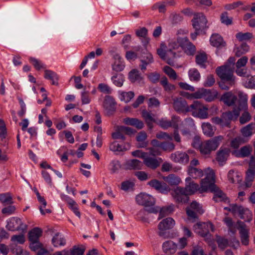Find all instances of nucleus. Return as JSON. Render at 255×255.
I'll return each mask as SVG.
<instances>
[{"mask_svg": "<svg viewBox=\"0 0 255 255\" xmlns=\"http://www.w3.org/2000/svg\"><path fill=\"white\" fill-rule=\"evenodd\" d=\"M234 67L231 66L224 65L218 67L216 70V72L218 76L222 80L228 81L230 86L234 85L235 77L234 76Z\"/></svg>", "mask_w": 255, "mask_h": 255, "instance_id": "obj_6", "label": "nucleus"}, {"mask_svg": "<svg viewBox=\"0 0 255 255\" xmlns=\"http://www.w3.org/2000/svg\"><path fill=\"white\" fill-rule=\"evenodd\" d=\"M110 150L113 152L126 151L129 148L128 144H120L117 141H114L109 146Z\"/></svg>", "mask_w": 255, "mask_h": 255, "instance_id": "obj_33", "label": "nucleus"}, {"mask_svg": "<svg viewBox=\"0 0 255 255\" xmlns=\"http://www.w3.org/2000/svg\"><path fill=\"white\" fill-rule=\"evenodd\" d=\"M162 159L161 158L150 156L148 153L143 160V163L145 165L152 169L157 168L160 165Z\"/></svg>", "mask_w": 255, "mask_h": 255, "instance_id": "obj_21", "label": "nucleus"}, {"mask_svg": "<svg viewBox=\"0 0 255 255\" xmlns=\"http://www.w3.org/2000/svg\"><path fill=\"white\" fill-rule=\"evenodd\" d=\"M114 62L112 65V69L116 72L122 71L125 65L123 59L119 53L114 54Z\"/></svg>", "mask_w": 255, "mask_h": 255, "instance_id": "obj_24", "label": "nucleus"}, {"mask_svg": "<svg viewBox=\"0 0 255 255\" xmlns=\"http://www.w3.org/2000/svg\"><path fill=\"white\" fill-rule=\"evenodd\" d=\"M143 165L141 161L133 159L127 160L124 164V167L128 170H140L142 168Z\"/></svg>", "mask_w": 255, "mask_h": 255, "instance_id": "obj_26", "label": "nucleus"}, {"mask_svg": "<svg viewBox=\"0 0 255 255\" xmlns=\"http://www.w3.org/2000/svg\"><path fill=\"white\" fill-rule=\"evenodd\" d=\"M142 116L145 119L149 127H151L152 123L154 121V120L152 117V115L149 112L146 111H143L142 112Z\"/></svg>", "mask_w": 255, "mask_h": 255, "instance_id": "obj_57", "label": "nucleus"}, {"mask_svg": "<svg viewBox=\"0 0 255 255\" xmlns=\"http://www.w3.org/2000/svg\"><path fill=\"white\" fill-rule=\"evenodd\" d=\"M52 243L55 247L64 246L66 244V240L59 233H56L52 239Z\"/></svg>", "mask_w": 255, "mask_h": 255, "instance_id": "obj_40", "label": "nucleus"}, {"mask_svg": "<svg viewBox=\"0 0 255 255\" xmlns=\"http://www.w3.org/2000/svg\"><path fill=\"white\" fill-rule=\"evenodd\" d=\"M254 128V125L253 124H250L241 129V132L244 136H250L253 133Z\"/></svg>", "mask_w": 255, "mask_h": 255, "instance_id": "obj_54", "label": "nucleus"}, {"mask_svg": "<svg viewBox=\"0 0 255 255\" xmlns=\"http://www.w3.org/2000/svg\"><path fill=\"white\" fill-rule=\"evenodd\" d=\"M236 226L240 231L242 244L244 245H247L249 244V229L247 228L245 223L241 221H238Z\"/></svg>", "mask_w": 255, "mask_h": 255, "instance_id": "obj_17", "label": "nucleus"}, {"mask_svg": "<svg viewBox=\"0 0 255 255\" xmlns=\"http://www.w3.org/2000/svg\"><path fill=\"white\" fill-rule=\"evenodd\" d=\"M159 208V207H158ZM159 214L158 219H160L166 216H168L172 213L174 210V207L173 205H170L166 207H162L161 209H159Z\"/></svg>", "mask_w": 255, "mask_h": 255, "instance_id": "obj_46", "label": "nucleus"}, {"mask_svg": "<svg viewBox=\"0 0 255 255\" xmlns=\"http://www.w3.org/2000/svg\"><path fill=\"white\" fill-rule=\"evenodd\" d=\"M203 133L208 136L211 137L214 134L215 128L209 123H204L202 125Z\"/></svg>", "mask_w": 255, "mask_h": 255, "instance_id": "obj_43", "label": "nucleus"}, {"mask_svg": "<svg viewBox=\"0 0 255 255\" xmlns=\"http://www.w3.org/2000/svg\"><path fill=\"white\" fill-rule=\"evenodd\" d=\"M238 96L240 98L239 105L237 109L232 112H225L222 114V117L225 127H229L232 121L236 120L240 115V111L245 108L248 100L247 95L240 92Z\"/></svg>", "mask_w": 255, "mask_h": 255, "instance_id": "obj_3", "label": "nucleus"}, {"mask_svg": "<svg viewBox=\"0 0 255 255\" xmlns=\"http://www.w3.org/2000/svg\"><path fill=\"white\" fill-rule=\"evenodd\" d=\"M205 178L201 180L200 192L203 193L212 191L215 190V173L214 170L210 167L204 169Z\"/></svg>", "mask_w": 255, "mask_h": 255, "instance_id": "obj_4", "label": "nucleus"}, {"mask_svg": "<svg viewBox=\"0 0 255 255\" xmlns=\"http://www.w3.org/2000/svg\"><path fill=\"white\" fill-rule=\"evenodd\" d=\"M236 38L240 41L250 40L253 37V34L250 32H239L236 35Z\"/></svg>", "mask_w": 255, "mask_h": 255, "instance_id": "obj_60", "label": "nucleus"}, {"mask_svg": "<svg viewBox=\"0 0 255 255\" xmlns=\"http://www.w3.org/2000/svg\"><path fill=\"white\" fill-rule=\"evenodd\" d=\"M0 201L5 205L13 203L12 197L9 193L0 194Z\"/></svg>", "mask_w": 255, "mask_h": 255, "instance_id": "obj_55", "label": "nucleus"}, {"mask_svg": "<svg viewBox=\"0 0 255 255\" xmlns=\"http://www.w3.org/2000/svg\"><path fill=\"white\" fill-rule=\"evenodd\" d=\"M195 232L202 237L207 236L210 232H213L214 228L211 222L199 223L194 226Z\"/></svg>", "mask_w": 255, "mask_h": 255, "instance_id": "obj_13", "label": "nucleus"}, {"mask_svg": "<svg viewBox=\"0 0 255 255\" xmlns=\"http://www.w3.org/2000/svg\"><path fill=\"white\" fill-rule=\"evenodd\" d=\"M42 231L39 228H35L29 232V240L30 241H37L41 236Z\"/></svg>", "mask_w": 255, "mask_h": 255, "instance_id": "obj_42", "label": "nucleus"}, {"mask_svg": "<svg viewBox=\"0 0 255 255\" xmlns=\"http://www.w3.org/2000/svg\"><path fill=\"white\" fill-rule=\"evenodd\" d=\"M195 155V152L192 150H189L187 152L177 151L170 155V159L176 163L186 164L189 160L190 156Z\"/></svg>", "mask_w": 255, "mask_h": 255, "instance_id": "obj_10", "label": "nucleus"}, {"mask_svg": "<svg viewBox=\"0 0 255 255\" xmlns=\"http://www.w3.org/2000/svg\"><path fill=\"white\" fill-rule=\"evenodd\" d=\"M189 112L194 117L201 119H206L208 117V108L199 101H194L192 104L189 106Z\"/></svg>", "mask_w": 255, "mask_h": 255, "instance_id": "obj_7", "label": "nucleus"}, {"mask_svg": "<svg viewBox=\"0 0 255 255\" xmlns=\"http://www.w3.org/2000/svg\"><path fill=\"white\" fill-rule=\"evenodd\" d=\"M173 107L175 110L178 112H188L189 106L186 101L182 98H177L174 100Z\"/></svg>", "mask_w": 255, "mask_h": 255, "instance_id": "obj_22", "label": "nucleus"}, {"mask_svg": "<svg viewBox=\"0 0 255 255\" xmlns=\"http://www.w3.org/2000/svg\"><path fill=\"white\" fill-rule=\"evenodd\" d=\"M229 181L232 183H238L241 181L242 178L237 171L230 170L228 174Z\"/></svg>", "mask_w": 255, "mask_h": 255, "instance_id": "obj_44", "label": "nucleus"}, {"mask_svg": "<svg viewBox=\"0 0 255 255\" xmlns=\"http://www.w3.org/2000/svg\"><path fill=\"white\" fill-rule=\"evenodd\" d=\"M207 20L203 13H196L194 15L192 25L195 31L204 30L206 28Z\"/></svg>", "mask_w": 255, "mask_h": 255, "instance_id": "obj_14", "label": "nucleus"}, {"mask_svg": "<svg viewBox=\"0 0 255 255\" xmlns=\"http://www.w3.org/2000/svg\"><path fill=\"white\" fill-rule=\"evenodd\" d=\"M180 38L170 40L167 46L164 43H161L160 47L157 50L159 56L170 65L173 64V59L176 57V53L174 50L180 46Z\"/></svg>", "mask_w": 255, "mask_h": 255, "instance_id": "obj_1", "label": "nucleus"}, {"mask_svg": "<svg viewBox=\"0 0 255 255\" xmlns=\"http://www.w3.org/2000/svg\"><path fill=\"white\" fill-rule=\"evenodd\" d=\"M253 151V147L250 145L242 147L239 150L235 151L234 154L237 157H246L249 156Z\"/></svg>", "mask_w": 255, "mask_h": 255, "instance_id": "obj_27", "label": "nucleus"}, {"mask_svg": "<svg viewBox=\"0 0 255 255\" xmlns=\"http://www.w3.org/2000/svg\"><path fill=\"white\" fill-rule=\"evenodd\" d=\"M128 77L129 81L132 83H142L143 82V77L139 71L136 69L131 70L129 72Z\"/></svg>", "mask_w": 255, "mask_h": 255, "instance_id": "obj_30", "label": "nucleus"}, {"mask_svg": "<svg viewBox=\"0 0 255 255\" xmlns=\"http://www.w3.org/2000/svg\"><path fill=\"white\" fill-rule=\"evenodd\" d=\"M135 200L138 204L145 206L146 208L145 210L148 213H157L158 212V207H152L155 201L152 196L141 193L136 196Z\"/></svg>", "mask_w": 255, "mask_h": 255, "instance_id": "obj_5", "label": "nucleus"}, {"mask_svg": "<svg viewBox=\"0 0 255 255\" xmlns=\"http://www.w3.org/2000/svg\"><path fill=\"white\" fill-rule=\"evenodd\" d=\"M223 139V136L218 135L201 143L198 139H195L194 146L198 147L202 154L208 155L217 149Z\"/></svg>", "mask_w": 255, "mask_h": 255, "instance_id": "obj_2", "label": "nucleus"}, {"mask_svg": "<svg viewBox=\"0 0 255 255\" xmlns=\"http://www.w3.org/2000/svg\"><path fill=\"white\" fill-rule=\"evenodd\" d=\"M185 182L186 186L184 188L185 189L186 193L188 195H192L197 191L200 192V187L199 185L191 181V178L190 177L186 178Z\"/></svg>", "mask_w": 255, "mask_h": 255, "instance_id": "obj_25", "label": "nucleus"}, {"mask_svg": "<svg viewBox=\"0 0 255 255\" xmlns=\"http://www.w3.org/2000/svg\"><path fill=\"white\" fill-rule=\"evenodd\" d=\"M192 96L195 99L203 98L207 102H211L218 97V93L216 90L213 89H202L193 93Z\"/></svg>", "mask_w": 255, "mask_h": 255, "instance_id": "obj_9", "label": "nucleus"}, {"mask_svg": "<svg viewBox=\"0 0 255 255\" xmlns=\"http://www.w3.org/2000/svg\"><path fill=\"white\" fill-rule=\"evenodd\" d=\"M44 77L45 79L50 80L52 85L58 84V76L54 71L49 70H45Z\"/></svg>", "mask_w": 255, "mask_h": 255, "instance_id": "obj_36", "label": "nucleus"}, {"mask_svg": "<svg viewBox=\"0 0 255 255\" xmlns=\"http://www.w3.org/2000/svg\"><path fill=\"white\" fill-rule=\"evenodd\" d=\"M182 125L183 128L188 129H194L195 128L194 121L191 118L185 119L184 121L182 122Z\"/></svg>", "mask_w": 255, "mask_h": 255, "instance_id": "obj_58", "label": "nucleus"}, {"mask_svg": "<svg viewBox=\"0 0 255 255\" xmlns=\"http://www.w3.org/2000/svg\"><path fill=\"white\" fill-rule=\"evenodd\" d=\"M221 100L228 106L234 105L237 100L236 96L231 92H228L222 95Z\"/></svg>", "mask_w": 255, "mask_h": 255, "instance_id": "obj_29", "label": "nucleus"}, {"mask_svg": "<svg viewBox=\"0 0 255 255\" xmlns=\"http://www.w3.org/2000/svg\"><path fill=\"white\" fill-rule=\"evenodd\" d=\"M254 153L250 157L249 162V168L246 172V186L250 187L255 176V143H254Z\"/></svg>", "mask_w": 255, "mask_h": 255, "instance_id": "obj_11", "label": "nucleus"}, {"mask_svg": "<svg viewBox=\"0 0 255 255\" xmlns=\"http://www.w3.org/2000/svg\"><path fill=\"white\" fill-rule=\"evenodd\" d=\"M81 99L83 105L88 104L91 102L89 92L85 89L81 93Z\"/></svg>", "mask_w": 255, "mask_h": 255, "instance_id": "obj_56", "label": "nucleus"}, {"mask_svg": "<svg viewBox=\"0 0 255 255\" xmlns=\"http://www.w3.org/2000/svg\"><path fill=\"white\" fill-rule=\"evenodd\" d=\"M236 208L237 211H236L235 215H238L241 219L244 220L246 222H250L252 220V213L250 210L239 205L238 207Z\"/></svg>", "mask_w": 255, "mask_h": 255, "instance_id": "obj_23", "label": "nucleus"}, {"mask_svg": "<svg viewBox=\"0 0 255 255\" xmlns=\"http://www.w3.org/2000/svg\"><path fill=\"white\" fill-rule=\"evenodd\" d=\"M211 192L214 193L213 200L215 202H220L224 200L225 197V194L217 186H216L215 190Z\"/></svg>", "mask_w": 255, "mask_h": 255, "instance_id": "obj_52", "label": "nucleus"}, {"mask_svg": "<svg viewBox=\"0 0 255 255\" xmlns=\"http://www.w3.org/2000/svg\"><path fill=\"white\" fill-rule=\"evenodd\" d=\"M85 249L83 248L74 246L70 250V255H83Z\"/></svg>", "mask_w": 255, "mask_h": 255, "instance_id": "obj_64", "label": "nucleus"}, {"mask_svg": "<svg viewBox=\"0 0 255 255\" xmlns=\"http://www.w3.org/2000/svg\"><path fill=\"white\" fill-rule=\"evenodd\" d=\"M6 228L10 231H21L24 232L26 231L27 226L23 224L21 220L17 217H12L8 219L7 221Z\"/></svg>", "mask_w": 255, "mask_h": 255, "instance_id": "obj_12", "label": "nucleus"}, {"mask_svg": "<svg viewBox=\"0 0 255 255\" xmlns=\"http://www.w3.org/2000/svg\"><path fill=\"white\" fill-rule=\"evenodd\" d=\"M124 122L126 125L134 126L138 129H141L143 127V122L137 119L127 118L124 119Z\"/></svg>", "mask_w": 255, "mask_h": 255, "instance_id": "obj_39", "label": "nucleus"}, {"mask_svg": "<svg viewBox=\"0 0 255 255\" xmlns=\"http://www.w3.org/2000/svg\"><path fill=\"white\" fill-rule=\"evenodd\" d=\"M147 184L162 194H167L170 190L169 187L166 183H162L156 179L151 180Z\"/></svg>", "mask_w": 255, "mask_h": 255, "instance_id": "obj_19", "label": "nucleus"}, {"mask_svg": "<svg viewBox=\"0 0 255 255\" xmlns=\"http://www.w3.org/2000/svg\"><path fill=\"white\" fill-rule=\"evenodd\" d=\"M180 47L188 55H193L195 52V46L192 44L186 37L179 39Z\"/></svg>", "mask_w": 255, "mask_h": 255, "instance_id": "obj_20", "label": "nucleus"}, {"mask_svg": "<svg viewBox=\"0 0 255 255\" xmlns=\"http://www.w3.org/2000/svg\"><path fill=\"white\" fill-rule=\"evenodd\" d=\"M153 61L152 55L150 53H147L146 56L141 60L142 64L140 68L142 70H145L146 69L147 65L152 63Z\"/></svg>", "mask_w": 255, "mask_h": 255, "instance_id": "obj_49", "label": "nucleus"}, {"mask_svg": "<svg viewBox=\"0 0 255 255\" xmlns=\"http://www.w3.org/2000/svg\"><path fill=\"white\" fill-rule=\"evenodd\" d=\"M163 71L170 79L173 80L177 79V74L172 68L168 66H165L163 68Z\"/></svg>", "mask_w": 255, "mask_h": 255, "instance_id": "obj_59", "label": "nucleus"}, {"mask_svg": "<svg viewBox=\"0 0 255 255\" xmlns=\"http://www.w3.org/2000/svg\"><path fill=\"white\" fill-rule=\"evenodd\" d=\"M207 59V55L205 53H200L196 56V63L202 68H205Z\"/></svg>", "mask_w": 255, "mask_h": 255, "instance_id": "obj_48", "label": "nucleus"}, {"mask_svg": "<svg viewBox=\"0 0 255 255\" xmlns=\"http://www.w3.org/2000/svg\"><path fill=\"white\" fill-rule=\"evenodd\" d=\"M175 225V222L172 218L168 217L162 220L158 225V235L163 239L169 238V232L166 230L172 229Z\"/></svg>", "mask_w": 255, "mask_h": 255, "instance_id": "obj_8", "label": "nucleus"}, {"mask_svg": "<svg viewBox=\"0 0 255 255\" xmlns=\"http://www.w3.org/2000/svg\"><path fill=\"white\" fill-rule=\"evenodd\" d=\"M229 155V151L227 149L220 150L217 154L216 160L220 165H223Z\"/></svg>", "mask_w": 255, "mask_h": 255, "instance_id": "obj_35", "label": "nucleus"}, {"mask_svg": "<svg viewBox=\"0 0 255 255\" xmlns=\"http://www.w3.org/2000/svg\"><path fill=\"white\" fill-rule=\"evenodd\" d=\"M163 179L170 185H177L181 182V179L173 174L163 177Z\"/></svg>", "mask_w": 255, "mask_h": 255, "instance_id": "obj_41", "label": "nucleus"}, {"mask_svg": "<svg viewBox=\"0 0 255 255\" xmlns=\"http://www.w3.org/2000/svg\"><path fill=\"white\" fill-rule=\"evenodd\" d=\"M188 75L191 81L197 82L200 79V74L195 68L190 69L188 71Z\"/></svg>", "mask_w": 255, "mask_h": 255, "instance_id": "obj_50", "label": "nucleus"}, {"mask_svg": "<svg viewBox=\"0 0 255 255\" xmlns=\"http://www.w3.org/2000/svg\"><path fill=\"white\" fill-rule=\"evenodd\" d=\"M210 43L212 45L216 47L225 46L223 38L218 34H214L210 37Z\"/></svg>", "mask_w": 255, "mask_h": 255, "instance_id": "obj_32", "label": "nucleus"}, {"mask_svg": "<svg viewBox=\"0 0 255 255\" xmlns=\"http://www.w3.org/2000/svg\"><path fill=\"white\" fill-rule=\"evenodd\" d=\"M186 209H191L192 210L195 211L199 214H202L204 213V210L202 209V207L196 201H193L191 203L190 207Z\"/></svg>", "mask_w": 255, "mask_h": 255, "instance_id": "obj_61", "label": "nucleus"}, {"mask_svg": "<svg viewBox=\"0 0 255 255\" xmlns=\"http://www.w3.org/2000/svg\"><path fill=\"white\" fill-rule=\"evenodd\" d=\"M116 103L114 99L110 96H106L105 98L103 107L105 112L107 116L112 115L116 111Z\"/></svg>", "mask_w": 255, "mask_h": 255, "instance_id": "obj_16", "label": "nucleus"}, {"mask_svg": "<svg viewBox=\"0 0 255 255\" xmlns=\"http://www.w3.org/2000/svg\"><path fill=\"white\" fill-rule=\"evenodd\" d=\"M188 174L189 177L194 179L199 178L203 176L204 174V171L197 168L188 167Z\"/></svg>", "mask_w": 255, "mask_h": 255, "instance_id": "obj_38", "label": "nucleus"}, {"mask_svg": "<svg viewBox=\"0 0 255 255\" xmlns=\"http://www.w3.org/2000/svg\"><path fill=\"white\" fill-rule=\"evenodd\" d=\"M177 249V245L171 241H167L162 244L163 252L167 254H174Z\"/></svg>", "mask_w": 255, "mask_h": 255, "instance_id": "obj_28", "label": "nucleus"}, {"mask_svg": "<svg viewBox=\"0 0 255 255\" xmlns=\"http://www.w3.org/2000/svg\"><path fill=\"white\" fill-rule=\"evenodd\" d=\"M217 242L218 247L222 250H224L228 246V240L222 237H218L217 238Z\"/></svg>", "mask_w": 255, "mask_h": 255, "instance_id": "obj_63", "label": "nucleus"}, {"mask_svg": "<svg viewBox=\"0 0 255 255\" xmlns=\"http://www.w3.org/2000/svg\"><path fill=\"white\" fill-rule=\"evenodd\" d=\"M147 137V134L144 131H141L137 134L136 139L138 142V147L144 148L147 146L148 141L146 140Z\"/></svg>", "mask_w": 255, "mask_h": 255, "instance_id": "obj_31", "label": "nucleus"}, {"mask_svg": "<svg viewBox=\"0 0 255 255\" xmlns=\"http://www.w3.org/2000/svg\"><path fill=\"white\" fill-rule=\"evenodd\" d=\"M111 80L115 86L121 87L123 85L125 77L122 74H115L111 77Z\"/></svg>", "mask_w": 255, "mask_h": 255, "instance_id": "obj_45", "label": "nucleus"}, {"mask_svg": "<svg viewBox=\"0 0 255 255\" xmlns=\"http://www.w3.org/2000/svg\"><path fill=\"white\" fill-rule=\"evenodd\" d=\"M171 195L178 203H186L189 199L188 195L183 187H177L172 191Z\"/></svg>", "mask_w": 255, "mask_h": 255, "instance_id": "obj_15", "label": "nucleus"}, {"mask_svg": "<svg viewBox=\"0 0 255 255\" xmlns=\"http://www.w3.org/2000/svg\"><path fill=\"white\" fill-rule=\"evenodd\" d=\"M29 60L37 70H40L41 69L45 68V65L38 59L34 57H30Z\"/></svg>", "mask_w": 255, "mask_h": 255, "instance_id": "obj_53", "label": "nucleus"}, {"mask_svg": "<svg viewBox=\"0 0 255 255\" xmlns=\"http://www.w3.org/2000/svg\"><path fill=\"white\" fill-rule=\"evenodd\" d=\"M36 195L38 201L41 204L39 207V209L41 214L45 215L46 213H50L51 212V211L50 209H45V207L47 205V202L44 199V197L41 196L38 192L36 193Z\"/></svg>", "mask_w": 255, "mask_h": 255, "instance_id": "obj_37", "label": "nucleus"}, {"mask_svg": "<svg viewBox=\"0 0 255 255\" xmlns=\"http://www.w3.org/2000/svg\"><path fill=\"white\" fill-rule=\"evenodd\" d=\"M221 21L224 24L231 25L232 23V18L228 16L227 12H225L221 15Z\"/></svg>", "mask_w": 255, "mask_h": 255, "instance_id": "obj_62", "label": "nucleus"}, {"mask_svg": "<svg viewBox=\"0 0 255 255\" xmlns=\"http://www.w3.org/2000/svg\"><path fill=\"white\" fill-rule=\"evenodd\" d=\"M118 95L120 100L125 103L129 102L134 96V93L132 91H119Z\"/></svg>", "mask_w": 255, "mask_h": 255, "instance_id": "obj_34", "label": "nucleus"}, {"mask_svg": "<svg viewBox=\"0 0 255 255\" xmlns=\"http://www.w3.org/2000/svg\"><path fill=\"white\" fill-rule=\"evenodd\" d=\"M121 168V164L117 160H112L109 165V169L112 173H116L119 172Z\"/></svg>", "mask_w": 255, "mask_h": 255, "instance_id": "obj_51", "label": "nucleus"}, {"mask_svg": "<svg viewBox=\"0 0 255 255\" xmlns=\"http://www.w3.org/2000/svg\"><path fill=\"white\" fill-rule=\"evenodd\" d=\"M249 46L246 43H243L240 46L237 47L235 50V55L237 57H240L249 50Z\"/></svg>", "mask_w": 255, "mask_h": 255, "instance_id": "obj_47", "label": "nucleus"}, {"mask_svg": "<svg viewBox=\"0 0 255 255\" xmlns=\"http://www.w3.org/2000/svg\"><path fill=\"white\" fill-rule=\"evenodd\" d=\"M180 122L178 117L173 116L171 121L166 119H162L158 122V125L164 129H167L169 127H173L175 129L178 128L179 123Z\"/></svg>", "mask_w": 255, "mask_h": 255, "instance_id": "obj_18", "label": "nucleus"}]
</instances>
